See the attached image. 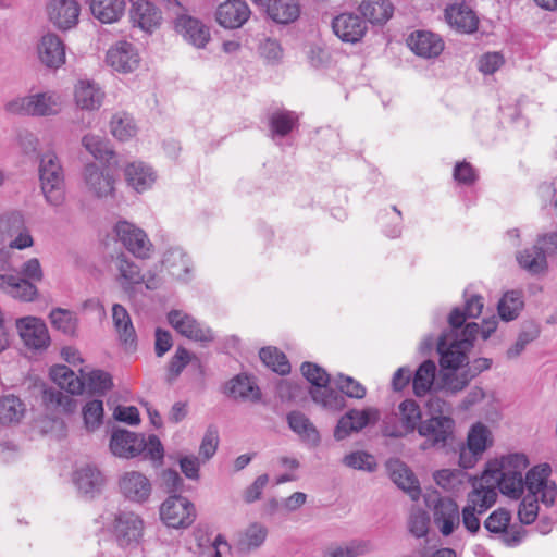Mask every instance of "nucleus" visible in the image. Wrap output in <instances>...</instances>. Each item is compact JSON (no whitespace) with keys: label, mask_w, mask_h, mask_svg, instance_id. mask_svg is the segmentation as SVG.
Instances as JSON below:
<instances>
[{"label":"nucleus","mask_w":557,"mask_h":557,"mask_svg":"<svg viewBox=\"0 0 557 557\" xmlns=\"http://www.w3.org/2000/svg\"><path fill=\"white\" fill-rule=\"evenodd\" d=\"M40 61L50 69H58L65 62V47L55 34H46L38 45Z\"/></svg>","instance_id":"obj_28"},{"label":"nucleus","mask_w":557,"mask_h":557,"mask_svg":"<svg viewBox=\"0 0 557 557\" xmlns=\"http://www.w3.org/2000/svg\"><path fill=\"white\" fill-rule=\"evenodd\" d=\"M380 420V410L368 407L362 410L350 409L337 422L334 437L342 441L354 432H359L369 424H375Z\"/></svg>","instance_id":"obj_10"},{"label":"nucleus","mask_w":557,"mask_h":557,"mask_svg":"<svg viewBox=\"0 0 557 557\" xmlns=\"http://www.w3.org/2000/svg\"><path fill=\"white\" fill-rule=\"evenodd\" d=\"M162 264L177 280H186L190 271V260L183 249L178 247L170 248L165 251Z\"/></svg>","instance_id":"obj_42"},{"label":"nucleus","mask_w":557,"mask_h":557,"mask_svg":"<svg viewBox=\"0 0 557 557\" xmlns=\"http://www.w3.org/2000/svg\"><path fill=\"white\" fill-rule=\"evenodd\" d=\"M175 28L186 41L197 48H205L210 40L209 28L199 20L181 15L175 20Z\"/></svg>","instance_id":"obj_25"},{"label":"nucleus","mask_w":557,"mask_h":557,"mask_svg":"<svg viewBox=\"0 0 557 557\" xmlns=\"http://www.w3.org/2000/svg\"><path fill=\"white\" fill-rule=\"evenodd\" d=\"M523 307V293L517 289L505 293L497 304L499 317L507 322L517 319Z\"/></svg>","instance_id":"obj_46"},{"label":"nucleus","mask_w":557,"mask_h":557,"mask_svg":"<svg viewBox=\"0 0 557 557\" xmlns=\"http://www.w3.org/2000/svg\"><path fill=\"white\" fill-rule=\"evenodd\" d=\"M529 466V460L524 454H509L487 465L485 473L491 474V479L496 483L502 494L519 499L527 487L528 472H523Z\"/></svg>","instance_id":"obj_3"},{"label":"nucleus","mask_w":557,"mask_h":557,"mask_svg":"<svg viewBox=\"0 0 557 557\" xmlns=\"http://www.w3.org/2000/svg\"><path fill=\"white\" fill-rule=\"evenodd\" d=\"M334 34L344 42H359L368 30L367 22L362 16L345 12L335 16L332 21Z\"/></svg>","instance_id":"obj_16"},{"label":"nucleus","mask_w":557,"mask_h":557,"mask_svg":"<svg viewBox=\"0 0 557 557\" xmlns=\"http://www.w3.org/2000/svg\"><path fill=\"white\" fill-rule=\"evenodd\" d=\"M268 529L261 523H251L239 536L237 547L240 552L248 553L259 548L265 541Z\"/></svg>","instance_id":"obj_50"},{"label":"nucleus","mask_w":557,"mask_h":557,"mask_svg":"<svg viewBox=\"0 0 557 557\" xmlns=\"http://www.w3.org/2000/svg\"><path fill=\"white\" fill-rule=\"evenodd\" d=\"M112 321L121 343L129 348H135L137 344L136 332L129 313L122 305H113Z\"/></svg>","instance_id":"obj_35"},{"label":"nucleus","mask_w":557,"mask_h":557,"mask_svg":"<svg viewBox=\"0 0 557 557\" xmlns=\"http://www.w3.org/2000/svg\"><path fill=\"white\" fill-rule=\"evenodd\" d=\"M219 442V431L216 426L209 425L199 447V456L203 463L215 455Z\"/></svg>","instance_id":"obj_59"},{"label":"nucleus","mask_w":557,"mask_h":557,"mask_svg":"<svg viewBox=\"0 0 557 557\" xmlns=\"http://www.w3.org/2000/svg\"><path fill=\"white\" fill-rule=\"evenodd\" d=\"M168 321L177 333L189 339L201 343L213 341L210 329L202 327L194 317L182 310H171L168 313Z\"/></svg>","instance_id":"obj_15"},{"label":"nucleus","mask_w":557,"mask_h":557,"mask_svg":"<svg viewBox=\"0 0 557 557\" xmlns=\"http://www.w3.org/2000/svg\"><path fill=\"white\" fill-rule=\"evenodd\" d=\"M336 385L342 394H345L349 398L362 399L367 394L366 387L351 376L338 374Z\"/></svg>","instance_id":"obj_63"},{"label":"nucleus","mask_w":557,"mask_h":557,"mask_svg":"<svg viewBox=\"0 0 557 557\" xmlns=\"http://www.w3.org/2000/svg\"><path fill=\"white\" fill-rule=\"evenodd\" d=\"M114 264L117 271L116 280L122 289L133 297L136 287L145 283L147 289H153L154 286L150 281H145L140 267L124 253L116 256Z\"/></svg>","instance_id":"obj_14"},{"label":"nucleus","mask_w":557,"mask_h":557,"mask_svg":"<svg viewBox=\"0 0 557 557\" xmlns=\"http://www.w3.org/2000/svg\"><path fill=\"white\" fill-rule=\"evenodd\" d=\"M259 357L265 367L280 375H286L290 372V364L286 356L276 347H263L260 349Z\"/></svg>","instance_id":"obj_53"},{"label":"nucleus","mask_w":557,"mask_h":557,"mask_svg":"<svg viewBox=\"0 0 557 557\" xmlns=\"http://www.w3.org/2000/svg\"><path fill=\"white\" fill-rule=\"evenodd\" d=\"M398 418L401 422L403 431L406 436L419 431L422 420V410L419 404L413 399H405L398 405Z\"/></svg>","instance_id":"obj_44"},{"label":"nucleus","mask_w":557,"mask_h":557,"mask_svg":"<svg viewBox=\"0 0 557 557\" xmlns=\"http://www.w3.org/2000/svg\"><path fill=\"white\" fill-rule=\"evenodd\" d=\"M250 9L244 0H227L220 4L215 17L224 28L242 27L250 16Z\"/></svg>","instance_id":"obj_23"},{"label":"nucleus","mask_w":557,"mask_h":557,"mask_svg":"<svg viewBox=\"0 0 557 557\" xmlns=\"http://www.w3.org/2000/svg\"><path fill=\"white\" fill-rule=\"evenodd\" d=\"M110 449L114 456L133 458L144 454L145 458L161 461L164 456L163 446L157 435L136 434L127 430H116L110 440Z\"/></svg>","instance_id":"obj_5"},{"label":"nucleus","mask_w":557,"mask_h":557,"mask_svg":"<svg viewBox=\"0 0 557 557\" xmlns=\"http://www.w3.org/2000/svg\"><path fill=\"white\" fill-rule=\"evenodd\" d=\"M288 426L299 435L301 441L311 446H318L320 443V435L317 428L309 420V418L298 411L294 410L287 414Z\"/></svg>","instance_id":"obj_40"},{"label":"nucleus","mask_w":557,"mask_h":557,"mask_svg":"<svg viewBox=\"0 0 557 557\" xmlns=\"http://www.w3.org/2000/svg\"><path fill=\"white\" fill-rule=\"evenodd\" d=\"M20 274H0V289L15 299L33 301L38 294L35 283L44 277L39 260L32 258L24 262Z\"/></svg>","instance_id":"obj_6"},{"label":"nucleus","mask_w":557,"mask_h":557,"mask_svg":"<svg viewBox=\"0 0 557 557\" xmlns=\"http://www.w3.org/2000/svg\"><path fill=\"white\" fill-rule=\"evenodd\" d=\"M83 418L88 430L100 426L103 419V403L100 399L88 401L83 408Z\"/></svg>","instance_id":"obj_58"},{"label":"nucleus","mask_w":557,"mask_h":557,"mask_svg":"<svg viewBox=\"0 0 557 557\" xmlns=\"http://www.w3.org/2000/svg\"><path fill=\"white\" fill-rule=\"evenodd\" d=\"M511 521V513L505 508L494 510L484 521V528L493 534H502L504 542L508 546L518 545L522 540L519 531L508 533V527Z\"/></svg>","instance_id":"obj_27"},{"label":"nucleus","mask_w":557,"mask_h":557,"mask_svg":"<svg viewBox=\"0 0 557 557\" xmlns=\"http://www.w3.org/2000/svg\"><path fill=\"white\" fill-rule=\"evenodd\" d=\"M79 12L81 7L76 0H50L47 4L49 21L61 30L76 26Z\"/></svg>","instance_id":"obj_19"},{"label":"nucleus","mask_w":557,"mask_h":557,"mask_svg":"<svg viewBox=\"0 0 557 557\" xmlns=\"http://www.w3.org/2000/svg\"><path fill=\"white\" fill-rule=\"evenodd\" d=\"M144 521L132 511H121L114 518L113 534L120 546L137 545L143 536Z\"/></svg>","instance_id":"obj_13"},{"label":"nucleus","mask_w":557,"mask_h":557,"mask_svg":"<svg viewBox=\"0 0 557 557\" xmlns=\"http://www.w3.org/2000/svg\"><path fill=\"white\" fill-rule=\"evenodd\" d=\"M301 373L305 379L311 383L312 388L325 387L330 383V374L317 363L306 361L300 367Z\"/></svg>","instance_id":"obj_57"},{"label":"nucleus","mask_w":557,"mask_h":557,"mask_svg":"<svg viewBox=\"0 0 557 557\" xmlns=\"http://www.w3.org/2000/svg\"><path fill=\"white\" fill-rule=\"evenodd\" d=\"M124 174L128 185L137 191L149 188L156 178L152 169L143 162L129 163L125 168Z\"/></svg>","instance_id":"obj_43"},{"label":"nucleus","mask_w":557,"mask_h":557,"mask_svg":"<svg viewBox=\"0 0 557 557\" xmlns=\"http://www.w3.org/2000/svg\"><path fill=\"white\" fill-rule=\"evenodd\" d=\"M433 522L444 536L450 535L460 525V511L457 503L449 497L434 500Z\"/></svg>","instance_id":"obj_17"},{"label":"nucleus","mask_w":557,"mask_h":557,"mask_svg":"<svg viewBox=\"0 0 557 557\" xmlns=\"http://www.w3.org/2000/svg\"><path fill=\"white\" fill-rule=\"evenodd\" d=\"M445 18L450 27L463 34L476 32L479 20L467 4H454L445 10Z\"/></svg>","instance_id":"obj_30"},{"label":"nucleus","mask_w":557,"mask_h":557,"mask_svg":"<svg viewBox=\"0 0 557 557\" xmlns=\"http://www.w3.org/2000/svg\"><path fill=\"white\" fill-rule=\"evenodd\" d=\"M446 401L438 397H431L426 407L431 416L420 423L418 434L424 438L422 449L444 448L454 440L455 420L444 414Z\"/></svg>","instance_id":"obj_4"},{"label":"nucleus","mask_w":557,"mask_h":557,"mask_svg":"<svg viewBox=\"0 0 557 557\" xmlns=\"http://www.w3.org/2000/svg\"><path fill=\"white\" fill-rule=\"evenodd\" d=\"M82 145L97 160H109L113 152L108 148L107 143L96 135H85Z\"/></svg>","instance_id":"obj_61"},{"label":"nucleus","mask_w":557,"mask_h":557,"mask_svg":"<svg viewBox=\"0 0 557 557\" xmlns=\"http://www.w3.org/2000/svg\"><path fill=\"white\" fill-rule=\"evenodd\" d=\"M343 463L349 468L368 472H373L377 466L374 457L366 451H354L346 455Z\"/></svg>","instance_id":"obj_60"},{"label":"nucleus","mask_w":557,"mask_h":557,"mask_svg":"<svg viewBox=\"0 0 557 557\" xmlns=\"http://www.w3.org/2000/svg\"><path fill=\"white\" fill-rule=\"evenodd\" d=\"M465 307H455L448 315L450 330L443 332L437 338L436 350L442 368L456 369L467 359V351L473 348L479 334L476 322L466 323L468 318H478L483 310L484 301L480 295L463 293Z\"/></svg>","instance_id":"obj_1"},{"label":"nucleus","mask_w":557,"mask_h":557,"mask_svg":"<svg viewBox=\"0 0 557 557\" xmlns=\"http://www.w3.org/2000/svg\"><path fill=\"white\" fill-rule=\"evenodd\" d=\"M73 482L81 495L94 498L101 492L104 479L96 467L87 465L73 473Z\"/></svg>","instance_id":"obj_26"},{"label":"nucleus","mask_w":557,"mask_h":557,"mask_svg":"<svg viewBox=\"0 0 557 557\" xmlns=\"http://www.w3.org/2000/svg\"><path fill=\"white\" fill-rule=\"evenodd\" d=\"M470 351H467V355ZM492 359L480 357L474 359L471 363L468 358L456 369L443 368L445 371L442 376L443 387L450 393H458L462 391L471 380L476 377L483 371L492 367Z\"/></svg>","instance_id":"obj_8"},{"label":"nucleus","mask_w":557,"mask_h":557,"mask_svg":"<svg viewBox=\"0 0 557 557\" xmlns=\"http://www.w3.org/2000/svg\"><path fill=\"white\" fill-rule=\"evenodd\" d=\"M552 473L548 463L534 466L528 471L527 494L522 498L518 517L521 523L531 524L539 515V502L549 507L554 504L557 495L556 483L549 481Z\"/></svg>","instance_id":"obj_2"},{"label":"nucleus","mask_w":557,"mask_h":557,"mask_svg":"<svg viewBox=\"0 0 557 557\" xmlns=\"http://www.w3.org/2000/svg\"><path fill=\"white\" fill-rule=\"evenodd\" d=\"M299 116L295 111L276 108L268 113L271 137L284 138L298 125Z\"/></svg>","instance_id":"obj_33"},{"label":"nucleus","mask_w":557,"mask_h":557,"mask_svg":"<svg viewBox=\"0 0 557 557\" xmlns=\"http://www.w3.org/2000/svg\"><path fill=\"white\" fill-rule=\"evenodd\" d=\"M111 133L121 141L132 138L136 134L134 120L127 113H116L111 119Z\"/></svg>","instance_id":"obj_55"},{"label":"nucleus","mask_w":557,"mask_h":557,"mask_svg":"<svg viewBox=\"0 0 557 557\" xmlns=\"http://www.w3.org/2000/svg\"><path fill=\"white\" fill-rule=\"evenodd\" d=\"M311 398L314 403L321 405L325 409L338 411L345 407V396L341 389L336 391L330 386V383L325 384V387L311 388Z\"/></svg>","instance_id":"obj_47"},{"label":"nucleus","mask_w":557,"mask_h":557,"mask_svg":"<svg viewBox=\"0 0 557 557\" xmlns=\"http://www.w3.org/2000/svg\"><path fill=\"white\" fill-rule=\"evenodd\" d=\"M25 412V405L15 395L0 397V424L18 422Z\"/></svg>","instance_id":"obj_48"},{"label":"nucleus","mask_w":557,"mask_h":557,"mask_svg":"<svg viewBox=\"0 0 557 557\" xmlns=\"http://www.w3.org/2000/svg\"><path fill=\"white\" fill-rule=\"evenodd\" d=\"M29 97L32 116H49L59 112L58 97L53 92H37Z\"/></svg>","instance_id":"obj_51"},{"label":"nucleus","mask_w":557,"mask_h":557,"mask_svg":"<svg viewBox=\"0 0 557 557\" xmlns=\"http://www.w3.org/2000/svg\"><path fill=\"white\" fill-rule=\"evenodd\" d=\"M490 436V430L482 423L474 424L467 440L468 449L474 456L482 454L486 449L487 440Z\"/></svg>","instance_id":"obj_56"},{"label":"nucleus","mask_w":557,"mask_h":557,"mask_svg":"<svg viewBox=\"0 0 557 557\" xmlns=\"http://www.w3.org/2000/svg\"><path fill=\"white\" fill-rule=\"evenodd\" d=\"M51 376L61 389H65L71 395L82 394L85 391V383L66 366L52 368Z\"/></svg>","instance_id":"obj_45"},{"label":"nucleus","mask_w":557,"mask_h":557,"mask_svg":"<svg viewBox=\"0 0 557 557\" xmlns=\"http://www.w3.org/2000/svg\"><path fill=\"white\" fill-rule=\"evenodd\" d=\"M39 180L46 201L61 206L65 200L64 171L54 152L48 151L40 157Z\"/></svg>","instance_id":"obj_7"},{"label":"nucleus","mask_w":557,"mask_h":557,"mask_svg":"<svg viewBox=\"0 0 557 557\" xmlns=\"http://www.w3.org/2000/svg\"><path fill=\"white\" fill-rule=\"evenodd\" d=\"M226 393L234 399L258 401L261 399V392L251 377L246 374H238L226 385Z\"/></svg>","instance_id":"obj_39"},{"label":"nucleus","mask_w":557,"mask_h":557,"mask_svg":"<svg viewBox=\"0 0 557 557\" xmlns=\"http://www.w3.org/2000/svg\"><path fill=\"white\" fill-rule=\"evenodd\" d=\"M49 319L51 325L64 335L74 336L76 334L78 320L74 312L62 308H54L51 310Z\"/></svg>","instance_id":"obj_52"},{"label":"nucleus","mask_w":557,"mask_h":557,"mask_svg":"<svg viewBox=\"0 0 557 557\" xmlns=\"http://www.w3.org/2000/svg\"><path fill=\"white\" fill-rule=\"evenodd\" d=\"M516 259L519 267L531 275H543L548 270V262L545 252L542 251L541 245H537L536 243L531 247L518 251Z\"/></svg>","instance_id":"obj_32"},{"label":"nucleus","mask_w":557,"mask_h":557,"mask_svg":"<svg viewBox=\"0 0 557 557\" xmlns=\"http://www.w3.org/2000/svg\"><path fill=\"white\" fill-rule=\"evenodd\" d=\"M75 102L83 110H98L104 97L101 88L90 81H79L75 87Z\"/></svg>","instance_id":"obj_38"},{"label":"nucleus","mask_w":557,"mask_h":557,"mask_svg":"<svg viewBox=\"0 0 557 557\" xmlns=\"http://www.w3.org/2000/svg\"><path fill=\"white\" fill-rule=\"evenodd\" d=\"M540 327L533 322H529L522 326L516 343L506 351L508 359L518 358L525 349L527 345L534 342L540 336Z\"/></svg>","instance_id":"obj_54"},{"label":"nucleus","mask_w":557,"mask_h":557,"mask_svg":"<svg viewBox=\"0 0 557 557\" xmlns=\"http://www.w3.org/2000/svg\"><path fill=\"white\" fill-rule=\"evenodd\" d=\"M18 334L29 349L42 350L50 345V335L44 320L36 317L20 318L15 322Z\"/></svg>","instance_id":"obj_11"},{"label":"nucleus","mask_w":557,"mask_h":557,"mask_svg":"<svg viewBox=\"0 0 557 557\" xmlns=\"http://www.w3.org/2000/svg\"><path fill=\"white\" fill-rule=\"evenodd\" d=\"M386 468L391 480L404 492H406L412 500H418L421 488L418 479L410 468L399 459H391L386 462Z\"/></svg>","instance_id":"obj_22"},{"label":"nucleus","mask_w":557,"mask_h":557,"mask_svg":"<svg viewBox=\"0 0 557 557\" xmlns=\"http://www.w3.org/2000/svg\"><path fill=\"white\" fill-rule=\"evenodd\" d=\"M81 373L85 389L91 395L102 396L113 387L112 376L103 370H92L86 374L81 370Z\"/></svg>","instance_id":"obj_49"},{"label":"nucleus","mask_w":557,"mask_h":557,"mask_svg":"<svg viewBox=\"0 0 557 557\" xmlns=\"http://www.w3.org/2000/svg\"><path fill=\"white\" fill-rule=\"evenodd\" d=\"M119 486L126 499L137 504L147 502L152 490L149 479L138 471H128L122 474Z\"/></svg>","instance_id":"obj_21"},{"label":"nucleus","mask_w":557,"mask_h":557,"mask_svg":"<svg viewBox=\"0 0 557 557\" xmlns=\"http://www.w3.org/2000/svg\"><path fill=\"white\" fill-rule=\"evenodd\" d=\"M472 487L467 496V506L473 507L479 513H484L497 500V485L491 479V474L483 472L480 479L474 480Z\"/></svg>","instance_id":"obj_18"},{"label":"nucleus","mask_w":557,"mask_h":557,"mask_svg":"<svg viewBox=\"0 0 557 557\" xmlns=\"http://www.w3.org/2000/svg\"><path fill=\"white\" fill-rule=\"evenodd\" d=\"M430 518L424 510L412 511L409 518V531L416 537H423L429 532Z\"/></svg>","instance_id":"obj_64"},{"label":"nucleus","mask_w":557,"mask_h":557,"mask_svg":"<svg viewBox=\"0 0 557 557\" xmlns=\"http://www.w3.org/2000/svg\"><path fill=\"white\" fill-rule=\"evenodd\" d=\"M162 522L173 529H186L196 519L194 504L181 495L169 496L160 507Z\"/></svg>","instance_id":"obj_9"},{"label":"nucleus","mask_w":557,"mask_h":557,"mask_svg":"<svg viewBox=\"0 0 557 557\" xmlns=\"http://www.w3.org/2000/svg\"><path fill=\"white\" fill-rule=\"evenodd\" d=\"M408 46L419 57L431 59L441 54L444 49L443 40L428 30H417L408 38Z\"/></svg>","instance_id":"obj_29"},{"label":"nucleus","mask_w":557,"mask_h":557,"mask_svg":"<svg viewBox=\"0 0 557 557\" xmlns=\"http://www.w3.org/2000/svg\"><path fill=\"white\" fill-rule=\"evenodd\" d=\"M190 352L183 346L177 347L175 354L169 362V381L176 380L185 367L191 361Z\"/></svg>","instance_id":"obj_62"},{"label":"nucleus","mask_w":557,"mask_h":557,"mask_svg":"<svg viewBox=\"0 0 557 557\" xmlns=\"http://www.w3.org/2000/svg\"><path fill=\"white\" fill-rule=\"evenodd\" d=\"M84 181L90 193L102 198L111 195L114 190L112 176L104 173L95 163H88L84 168Z\"/></svg>","instance_id":"obj_31"},{"label":"nucleus","mask_w":557,"mask_h":557,"mask_svg":"<svg viewBox=\"0 0 557 557\" xmlns=\"http://www.w3.org/2000/svg\"><path fill=\"white\" fill-rule=\"evenodd\" d=\"M299 0H268L267 14L277 24H289L300 15Z\"/></svg>","instance_id":"obj_37"},{"label":"nucleus","mask_w":557,"mask_h":557,"mask_svg":"<svg viewBox=\"0 0 557 557\" xmlns=\"http://www.w3.org/2000/svg\"><path fill=\"white\" fill-rule=\"evenodd\" d=\"M131 21L133 26L139 27L146 33H152L162 21L160 9L148 0H138L133 3L131 9Z\"/></svg>","instance_id":"obj_24"},{"label":"nucleus","mask_w":557,"mask_h":557,"mask_svg":"<svg viewBox=\"0 0 557 557\" xmlns=\"http://www.w3.org/2000/svg\"><path fill=\"white\" fill-rule=\"evenodd\" d=\"M115 233L122 245L135 257H149L152 245L141 228L127 221H120L115 225Z\"/></svg>","instance_id":"obj_12"},{"label":"nucleus","mask_w":557,"mask_h":557,"mask_svg":"<svg viewBox=\"0 0 557 557\" xmlns=\"http://www.w3.org/2000/svg\"><path fill=\"white\" fill-rule=\"evenodd\" d=\"M106 61L113 70L129 73L138 67L140 59L133 44L120 40L108 50Z\"/></svg>","instance_id":"obj_20"},{"label":"nucleus","mask_w":557,"mask_h":557,"mask_svg":"<svg viewBox=\"0 0 557 557\" xmlns=\"http://www.w3.org/2000/svg\"><path fill=\"white\" fill-rule=\"evenodd\" d=\"M436 364L432 360L423 361L412 376V389L417 397H424L432 391L436 376Z\"/></svg>","instance_id":"obj_41"},{"label":"nucleus","mask_w":557,"mask_h":557,"mask_svg":"<svg viewBox=\"0 0 557 557\" xmlns=\"http://www.w3.org/2000/svg\"><path fill=\"white\" fill-rule=\"evenodd\" d=\"M358 9L363 20L372 25H384L394 14L391 0H362Z\"/></svg>","instance_id":"obj_34"},{"label":"nucleus","mask_w":557,"mask_h":557,"mask_svg":"<svg viewBox=\"0 0 557 557\" xmlns=\"http://www.w3.org/2000/svg\"><path fill=\"white\" fill-rule=\"evenodd\" d=\"M89 8L92 16L103 24H113L125 13V0H90Z\"/></svg>","instance_id":"obj_36"}]
</instances>
